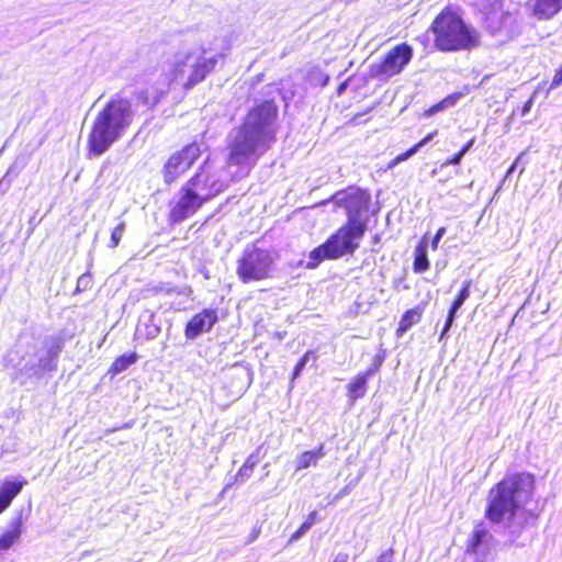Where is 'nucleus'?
<instances>
[{
  "instance_id": "obj_1",
  "label": "nucleus",
  "mask_w": 562,
  "mask_h": 562,
  "mask_svg": "<svg viewBox=\"0 0 562 562\" xmlns=\"http://www.w3.org/2000/svg\"><path fill=\"white\" fill-rule=\"evenodd\" d=\"M277 117L278 105L272 100H266L251 109L229 135L227 164L254 166L276 139Z\"/></svg>"
},
{
  "instance_id": "obj_2",
  "label": "nucleus",
  "mask_w": 562,
  "mask_h": 562,
  "mask_svg": "<svg viewBox=\"0 0 562 562\" xmlns=\"http://www.w3.org/2000/svg\"><path fill=\"white\" fill-rule=\"evenodd\" d=\"M334 200L345 209L348 223L310 252L308 261L305 265L306 269H315L324 260H334L344 255L353 254L359 247L358 240L367 231V221L361 220V216L368 211L371 201L368 191L349 188L346 191L337 192Z\"/></svg>"
},
{
  "instance_id": "obj_3",
  "label": "nucleus",
  "mask_w": 562,
  "mask_h": 562,
  "mask_svg": "<svg viewBox=\"0 0 562 562\" xmlns=\"http://www.w3.org/2000/svg\"><path fill=\"white\" fill-rule=\"evenodd\" d=\"M67 339L65 330L47 336L22 333L14 350L8 356L18 370L20 383H26L27 379H41L56 371L58 357Z\"/></svg>"
},
{
  "instance_id": "obj_4",
  "label": "nucleus",
  "mask_w": 562,
  "mask_h": 562,
  "mask_svg": "<svg viewBox=\"0 0 562 562\" xmlns=\"http://www.w3.org/2000/svg\"><path fill=\"white\" fill-rule=\"evenodd\" d=\"M223 54L206 49L194 41H184L164 64L162 72L169 85L190 90L213 72Z\"/></svg>"
},
{
  "instance_id": "obj_5",
  "label": "nucleus",
  "mask_w": 562,
  "mask_h": 562,
  "mask_svg": "<svg viewBox=\"0 0 562 562\" xmlns=\"http://www.w3.org/2000/svg\"><path fill=\"white\" fill-rule=\"evenodd\" d=\"M535 476L519 472L504 476L487 494L484 517L492 524L499 525L507 517L526 509L533 498Z\"/></svg>"
},
{
  "instance_id": "obj_6",
  "label": "nucleus",
  "mask_w": 562,
  "mask_h": 562,
  "mask_svg": "<svg viewBox=\"0 0 562 562\" xmlns=\"http://www.w3.org/2000/svg\"><path fill=\"white\" fill-rule=\"evenodd\" d=\"M134 119L132 102L120 94L112 97L94 117L88 135L89 151L101 156L117 142Z\"/></svg>"
},
{
  "instance_id": "obj_7",
  "label": "nucleus",
  "mask_w": 562,
  "mask_h": 562,
  "mask_svg": "<svg viewBox=\"0 0 562 562\" xmlns=\"http://www.w3.org/2000/svg\"><path fill=\"white\" fill-rule=\"evenodd\" d=\"M430 31L435 45L442 52L470 49L477 45V31L468 25L461 16L446 9L434 20Z\"/></svg>"
},
{
  "instance_id": "obj_8",
  "label": "nucleus",
  "mask_w": 562,
  "mask_h": 562,
  "mask_svg": "<svg viewBox=\"0 0 562 562\" xmlns=\"http://www.w3.org/2000/svg\"><path fill=\"white\" fill-rule=\"evenodd\" d=\"M274 261L271 250L247 245L236 261V274L243 283L266 280L271 277Z\"/></svg>"
},
{
  "instance_id": "obj_9",
  "label": "nucleus",
  "mask_w": 562,
  "mask_h": 562,
  "mask_svg": "<svg viewBox=\"0 0 562 562\" xmlns=\"http://www.w3.org/2000/svg\"><path fill=\"white\" fill-rule=\"evenodd\" d=\"M204 202H210L227 189L221 172L206 159L184 183Z\"/></svg>"
},
{
  "instance_id": "obj_10",
  "label": "nucleus",
  "mask_w": 562,
  "mask_h": 562,
  "mask_svg": "<svg viewBox=\"0 0 562 562\" xmlns=\"http://www.w3.org/2000/svg\"><path fill=\"white\" fill-rule=\"evenodd\" d=\"M201 146L193 142L170 155L161 168L165 184H172L181 175L188 171L201 156Z\"/></svg>"
},
{
  "instance_id": "obj_11",
  "label": "nucleus",
  "mask_w": 562,
  "mask_h": 562,
  "mask_svg": "<svg viewBox=\"0 0 562 562\" xmlns=\"http://www.w3.org/2000/svg\"><path fill=\"white\" fill-rule=\"evenodd\" d=\"M538 515L532 509H524L513 517H507L504 522V533L512 544L525 547L532 538L533 528Z\"/></svg>"
},
{
  "instance_id": "obj_12",
  "label": "nucleus",
  "mask_w": 562,
  "mask_h": 562,
  "mask_svg": "<svg viewBox=\"0 0 562 562\" xmlns=\"http://www.w3.org/2000/svg\"><path fill=\"white\" fill-rule=\"evenodd\" d=\"M413 58V48L402 43L389 50L376 66L375 75L390 78L400 74Z\"/></svg>"
},
{
  "instance_id": "obj_13",
  "label": "nucleus",
  "mask_w": 562,
  "mask_h": 562,
  "mask_svg": "<svg viewBox=\"0 0 562 562\" xmlns=\"http://www.w3.org/2000/svg\"><path fill=\"white\" fill-rule=\"evenodd\" d=\"M205 203L199 194L183 183L179 189L178 200L170 209L169 218L172 223H181L192 217Z\"/></svg>"
},
{
  "instance_id": "obj_14",
  "label": "nucleus",
  "mask_w": 562,
  "mask_h": 562,
  "mask_svg": "<svg viewBox=\"0 0 562 562\" xmlns=\"http://www.w3.org/2000/svg\"><path fill=\"white\" fill-rule=\"evenodd\" d=\"M217 311L204 308L195 314L186 325L184 336L188 340H194L203 333H209L217 323Z\"/></svg>"
},
{
  "instance_id": "obj_15",
  "label": "nucleus",
  "mask_w": 562,
  "mask_h": 562,
  "mask_svg": "<svg viewBox=\"0 0 562 562\" xmlns=\"http://www.w3.org/2000/svg\"><path fill=\"white\" fill-rule=\"evenodd\" d=\"M494 543V536L488 531L483 524L477 525L471 536L469 549L479 558H485Z\"/></svg>"
},
{
  "instance_id": "obj_16",
  "label": "nucleus",
  "mask_w": 562,
  "mask_h": 562,
  "mask_svg": "<svg viewBox=\"0 0 562 562\" xmlns=\"http://www.w3.org/2000/svg\"><path fill=\"white\" fill-rule=\"evenodd\" d=\"M22 526L21 514L10 520L8 528L0 535V552L8 551L19 541L22 535Z\"/></svg>"
},
{
  "instance_id": "obj_17",
  "label": "nucleus",
  "mask_w": 562,
  "mask_h": 562,
  "mask_svg": "<svg viewBox=\"0 0 562 562\" xmlns=\"http://www.w3.org/2000/svg\"><path fill=\"white\" fill-rule=\"evenodd\" d=\"M136 334L146 339H154L160 334V326L156 323V317L153 312L147 310L140 314Z\"/></svg>"
},
{
  "instance_id": "obj_18",
  "label": "nucleus",
  "mask_w": 562,
  "mask_h": 562,
  "mask_svg": "<svg viewBox=\"0 0 562 562\" xmlns=\"http://www.w3.org/2000/svg\"><path fill=\"white\" fill-rule=\"evenodd\" d=\"M26 481L21 480H5L0 488V514L7 509L12 503L13 498L22 491Z\"/></svg>"
},
{
  "instance_id": "obj_19",
  "label": "nucleus",
  "mask_w": 562,
  "mask_h": 562,
  "mask_svg": "<svg viewBox=\"0 0 562 562\" xmlns=\"http://www.w3.org/2000/svg\"><path fill=\"white\" fill-rule=\"evenodd\" d=\"M562 10V0H536L533 13L538 19L553 18Z\"/></svg>"
},
{
  "instance_id": "obj_20",
  "label": "nucleus",
  "mask_w": 562,
  "mask_h": 562,
  "mask_svg": "<svg viewBox=\"0 0 562 562\" xmlns=\"http://www.w3.org/2000/svg\"><path fill=\"white\" fill-rule=\"evenodd\" d=\"M369 378L362 372L358 373L356 378L347 385V395L351 402L362 398L367 393Z\"/></svg>"
},
{
  "instance_id": "obj_21",
  "label": "nucleus",
  "mask_w": 562,
  "mask_h": 562,
  "mask_svg": "<svg viewBox=\"0 0 562 562\" xmlns=\"http://www.w3.org/2000/svg\"><path fill=\"white\" fill-rule=\"evenodd\" d=\"M325 457L324 446L321 445L314 450L305 451L296 459V470L307 469L316 465L318 460Z\"/></svg>"
},
{
  "instance_id": "obj_22",
  "label": "nucleus",
  "mask_w": 562,
  "mask_h": 562,
  "mask_svg": "<svg viewBox=\"0 0 562 562\" xmlns=\"http://www.w3.org/2000/svg\"><path fill=\"white\" fill-rule=\"evenodd\" d=\"M258 462H259V453H258V451L251 453L250 456H248V458L246 459V461L243 464V467L238 470V472L236 474V477H235V481L243 483L246 480H248L251 476L252 471H254V469H255V467L257 465Z\"/></svg>"
},
{
  "instance_id": "obj_23",
  "label": "nucleus",
  "mask_w": 562,
  "mask_h": 562,
  "mask_svg": "<svg viewBox=\"0 0 562 562\" xmlns=\"http://www.w3.org/2000/svg\"><path fill=\"white\" fill-rule=\"evenodd\" d=\"M436 135H437V131L427 134L422 140H419L413 147L407 149L405 153L400 154L398 156H396L394 158V160L391 162V165L392 166L397 165V164H400L402 161H405L408 158L413 157L422 147H424L429 142H431Z\"/></svg>"
},
{
  "instance_id": "obj_24",
  "label": "nucleus",
  "mask_w": 562,
  "mask_h": 562,
  "mask_svg": "<svg viewBox=\"0 0 562 562\" xmlns=\"http://www.w3.org/2000/svg\"><path fill=\"white\" fill-rule=\"evenodd\" d=\"M138 359L136 352L124 353L117 357L110 368V372L113 374H119L128 369L132 364H134Z\"/></svg>"
},
{
  "instance_id": "obj_25",
  "label": "nucleus",
  "mask_w": 562,
  "mask_h": 562,
  "mask_svg": "<svg viewBox=\"0 0 562 562\" xmlns=\"http://www.w3.org/2000/svg\"><path fill=\"white\" fill-rule=\"evenodd\" d=\"M414 271L422 273L429 268V260L427 256V246L420 243L415 249L414 257Z\"/></svg>"
},
{
  "instance_id": "obj_26",
  "label": "nucleus",
  "mask_w": 562,
  "mask_h": 562,
  "mask_svg": "<svg viewBox=\"0 0 562 562\" xmlns=\"http://www.w3.org/2000/svg\"><path fill=\"white\" fill-rule=\"evenodd\" d=\"M148 292H153V294H172V293H177L179 295H184V296H191L192 294V289L190 286H183V288H175V286H171L169 284H165V283H159L158 285H155L153 286L151 289H148L147 290Z\"/></svg>"
},
{
  "instance_id": "obj_27",
  "label": "nucleus",
  "mask_w": 562,
  "mask_h": 562,
  "mask_svg": "<svg viewBox=\"0 0 562 562\" xmlns=\"http://www.w3.org/2000/svg\"><path fill=\"white\" fill-rule=\"evenodd\" d=\"M422 317V313L417 308L406 311L398 325V331H407L414 324L418 323Z\"/></svg>"
},
{
  "instance_id": "obj_28",
  "label": "nucleus",
  "mask_w": 562,
  "mask_h": 562,
  "mask_svg": "<svg viewBox=\"0 0 562 562\" xmlns=\"http://www.w3.org/2000/svg\"><path fill=\"white\" fill-rule=\"evenodd\" d=\"M460 97H461L460 93L450 94V95L446 97L443 100H441L440 102H438V103L434 104L431 108H429L425 112V114L427 116H430V115H434L437 112H440L447 108L453 106V105H456V103Z\"/></svg>"
},
{
  "instance_id": "obj_29",
  "label": "nucleus",
  "mask_w": 562,
  "mask_h": 562,
  "mask_svg": "<svg viewBox=\"0 0 562 562\" xmlns=\"http://www.w3.org/2000/svg\"><path fill=\"white\" fill-rule=\"evenodd\" d=\"M316 355L313 350H308L306 351L301 358L300 360L297 361V363L295 364L294 369H293V372H292V382L297 379L302 371L305 369V367L307 366V363L312 360V361H315L316 360Z\"/></svg>"
},
{
  "instance_id": "obj_30",
  "label": "nucleus",
  "mask_w": 562,
  "mask_h": 562,
  "mask_svg": "<svg viewBox=\"0 0 562 562\" xmlns=\"http://www.w3.org/2000/svg\"><path fill=\"white\" fill-rule=\"evenodd\" d=\"M471 281L470 280H465L463 283H462V286L460 289V291L458 292L457 296L454 297L451 306H452V310L454 308H458L460 310V307L464 304V302L469 299L470 296V288H471Z\"/></svg>"
},
{
  "instance_id": "obj_31",
  "label": "nucleus",
  "mask_w": 562,
  "mask_h": 562,
  "mask_svg": "<svg viewBox=\"0 0 562 562\" xmlns=\"http://www.w3.org/2000/svg\"><path fill=\"white\" fill-rule=\"evenodd\" d=\"M458 311H459L458 308L452 310V306H450V308L448 311V315H447L446 322H445V325H443L442 330L440 333L439 340H442L443 337L448 334V331L452 327V325H453V323H454V321L457 318Z\"/></svg>"
},
{
  "instance_id": "obj_32",
  "label": "nucleus",
  "mask_w": 562,
  "mask_h": 562,
  "mask_svg": "<svg viewBox=\"0 0 562 562\" xmlns=\"http://www.w3.org/2000/svg\"><path fill=\"white\" fill-rule=\"evenodd\" d=\"M124 232H125V223L124 222H121L113 231H112V234H111V240H110V247L111 248H115L119 246L123 235H124Z\"/></svg>"
},
{
  "instance_id": "obj_33",
  "label": "nucleus",
  "mask_w": 562,
  "mask_h": 562,
  "mask_svg": "<svg viewBox=\"0 0 562 562\" xmlns=\"http://www.w3.org/2000/svg\"><path fill=\"white\" fill-rule=\"evenodd\" d=\"M382 362L383 359L376 356L371 366L362 373L366 374L369 379L372 378L380 370Z\"/></svg>"
},
{
  "instance_id": "obj_34",
  "label": "nucleus",
  "mask_w": 562,
  "mask_h": 562,
  "mask_svg": "<svg viewBox=\"0 0 562 562\" xmlns=\"http://www.w3.org/2000/svg\"><path fill=\"white\" fill-rule=\"evenodd\" d=\"M90 284H91L90 274H88V273L82 274L77 281V291H85L90 286Z\"/></svg>"
},
{
  "instance_id": "obj_35",
  "label": "nucleus",
  "mask_w": 562,
  "mask_h": 562,
  "mask_svg": "<svg viewBox=\"0 0 562 562\" xmlns=\"http://www.w3.org/2000/svg\"><path fill=\"white\" fill-rule=\"evenodd\" d=\"M394 550L392 548L383 551L378 558L375 562H393Z\"/></svg>"
},
{
  "instance_id": "obj_36",
  "label": "nucleus",
  "mask_w": 562,
  "mask_h": 562,
  "mask_svg": "<svg viewBox=\"0 0 562 562\" xmlns=\"http://www.w3.org/2000/svg\"><path fill=\"white\" fill-rule=\"evenodd\" d=\"M311 528L307 524L303 522L300 528L291 536L290 541L299 540L303 535H305Z\"/></svg>"
},
{
  "instance_id": "obj_37",
  "label": "nucleus",
  "mask_w": 562,
  "mask_h": 562,
  "mask_svg": "<svg viewBox=\"0 0 562 562\" xmlns=\"http://www.w3.org/2000/svg\"><path fill=\"white\" fill-rule=\"evenodd\" d=\"M463 155L458 151L452 157L448 158L442 165L441 167H447V166H450V165H459L462 159H463Z\"/></svg>"
},
{
  "instance_id": "obj_38",
  "label": "nucleus",
  "mask_w": 562,
  "mask_h": 562,
  "mask_svg": "<svg viewBox=\"0 0 562 562\" xmlns=\"http://www.w3.org/2000/svg\"><path fill=\"white\" fill-rule=\"evenodd\" d=\"M446 234V228L445 227H440L435 236L432 237V240H431V247L432 249H437L438 247V244L439 241L441 240V238L443 237V235Z\"/></svg>"
},
{
  "instance_id": "obj_39",
  "label": "nucleus",
  "mask_w": 562,
  "mask_h": 562,
  "mask_svg": "<svg viewBox=\"0 0 562 562\" xmlns=\"http://www.w3.org/2000/svg\"><path fill=\"white\" fill-rule=\"evenodd\" d=\"M475 143V137H472L469 142H467L461 149L459 150L463 156H465L469 150L473 147Z\"/></svg>"
},
{
  "instance_id": "obj_40",
  "label": "nucleus",
  "mask_w": 562,
  "mask_h": 562,
  "mask_svg": "<svg viewBox=\"0 0 562 562\" xmlns=\"http://www.w3.org/2000/svg\"><path fill=\"white\" fill-rule=\"evenodd\" d=\"M522 156H524V153H521L516 159L515 161L512 164V166L508 168L507 170V176H509L513 171H515V169L518 167V165L520 164L521 159H522Z\"/></svg>"
},
{
  "instance_id": "obj_41",
  "label": "nucleus",
  "mask_w": 562,
  "mask_h": 562,
  "mask_svg": "<svg viewBox=\"0 0 562 562\" xmlns=\"http://www.w3.org/2000/svg\"><path fill=\"white\" fill-rule=\"evenodd\" d=\"M317 520V513L315 510H313L312 513H310V515L307 516L306 520L304 521L305 524L308 525V527L311 528Z\"/></svg>"
},
{
  "instance_id": "obj_42",
  "label": "nucleus",
  "mask_w": 562,
  "mask_h": 562,
  "mask_svg": "<svg viewBox=\"0 0 562 562\" xmlns=\"http://www.w3.org/2000/svg\"><path fill=\"white\" fill-rule=\"evenodd\" d=\"M348 559L349 557L347 553L339 552L338 554H336L333 562H348Z\"/></svg>"
},
{
  "instance_id": "obj_43",
  "label": "nucleus",
  "mask_w": 562,
  "mask_h": 562,
  "mask_svg": "<svg viewBox=\"0 0 562 562\" xmlns=\"http://www.w3.org/2000/svg\"><path fill=\"white\" fill-rule=\"evenodd\" d=\"M532 103H533V102H532V100L530 99V100H528V101L524 104L522 110H521V114H522V115H526L527 113H529V112H530L531 106H532Z\"/></svg>"
},
{
  "instance_id": "obj_44",
  "label": "nucleus",
  "mask_w": 562,
  "mask_h": 562,
  "mask_svg": "<svg viewBox=\"0 0 562 562\" xmlns=\"http://www.w3.org/2000/svg\"><path fill=\"white\" fill-rule=\"evenodd\" d=\"M348 493H349V488H348V486H345V487H344V488H342V490H341V491H340V492L335 496V498H336V499H337V498H340V497H342V496L347 495Z\"/></svg>"
},
{
  "instance_id": "obj_45",
  "label": "nucleus",
  "mask_w": 562,
  "mask_h": 562,
  "mask_svg": "<svg viewBox=\"0 0 562 562\" xmlns=\"http://www.w3.org/2000/svg\"><path fill=\"white\" fill-rule=\"evenodd\" d=\"M146 91H140L139 92V98H143L145 95Z\"/></svg>"
}]
</instances>
